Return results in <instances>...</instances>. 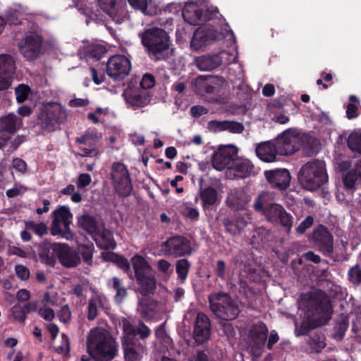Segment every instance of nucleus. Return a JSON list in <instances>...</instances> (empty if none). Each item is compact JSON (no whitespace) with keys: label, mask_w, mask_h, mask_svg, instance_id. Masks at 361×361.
<instances>
[{"label":"nucleus","mask_w":361,"mask_h":361,"mask_svg":"<svg viewBox=\"0 0 361 361\" xmlns=\"http://www.w3.org/2000/svg\"><path fill=\"white\" fill-rule=\"evenodd\" d=\"M122 325L123 334L133 340H137L140 343H145V341L152 334L150 328L140 319L135 325H133L127 319H123Z\"/></svg>","instance_id":"nucleus-14"},{"label":"nucleus","mask_w":361,"mask_h":361,"mask_svg":"<svg viewBox=\"0 0 361 361\" xmlns=\"http://www.w3.org/2000/svg\"><path fill=\"white\" fill-rule=\"evenodd\" d=\"M156 338L164 345H170L172 343V339L168 335L166 330V322L159 324L155 329Z\"/></svg>","instance_id":"nucleus-46"},{"label":"nucleus","mask_w":361,"mask_h":361,"mask_svg":"<svg viewBox=\"0 0 361 361\" xmlns=\"http://www.w3.org/2000/svg\"><path fill=\"white\" fill-rule=\"evenodd\" d=\"M226 120H225V121L212 120V121H209L207 128L210 132H212V133H219V132L226 131Z\"/></svg>","instance_id":"nucleus-55"},{"label":"nucleus","mask_w":361,"mask_h":361,"mask_svg":"<svg viewBox=\"0 0 361 361\" xmlns=\"http://www.w3.org/2000/svg\"><path fill=\"white\" fill-rule=\"evenodd\" d=\"M11 314L13 317L18 320L19 322H24L26 319L25 312L20 305H15L11 308Z\"/></svg>","instance_id":"nucleus-61"},{"label":"nucleus","mask_w":361,"mask_h":361,"mask_svg":"<svg viewBox=\"0 0 361 361\" xmlns=\"http://www.w3.org/2000/svg\"><path fill=\"white\" fill-rule=\"evenodd\" d=\"M121 345L125 361H139L146 350L145 343H140L137 340H133L123 334L121 338Z\"/></svg>","instance_id":"nucleus-18"},{"label":"nucleus","mask_w":361,"mask_h":361,"mask_svg":"<svg viewBox=\"0 0 361 361\" xmlns=\"http://www.w3.org/2000/svg\"><path fill=\"white\" fill-rule=\"evenodd\" d=\"M233 262L234 265L239 269L240 273L244 272L245 274H248L254 270L244 252L237 254Z\"/></svg>","instance_id":"nucleus-42"},{"label":"nucleus","mask_w":361,"mask_h":361,"mask_svg":"<svg viewBox=\"0 0 361 361\" xmlns=\"http://www.w3.org/2000/svg\"><path fill=\"white\" fill-rule=\"evenodd\" d=\"M222 224L226 232L232 236L240 235L247 225L245 219L242 216H236L232 219H224Z\"/></svg>","instance_id":"nucleus-34"},{"label":"nucleus","mask_w":361,"mask_h":361,"mask_svg":"<svg viewBox=\"0 0 361 361\" xmlns=\"http://www.w3.org/2000/svg\"><path fill=\"white\" fill-rule=\"evenodd\" d=\"M245 128L243 123L235 121L226 120V131L231 133L239 134L243 132Z\"/></svg>","instance_id":"nucleus-54"},{"label":"nucleus","mask_w":361,"mask_h":361,"mask_svg":"<svg viewBox=\"0 0 361 361\" xmlns=\"http://www.w3.org/2000/svg\"><path fill=\"white\" fill-rule=\"evenodd\" d=\"M106 53V49L101 44H96L90 47L89 50L90 57L98 61Z\"/></svg>","instance_id":"nucleus-51"},{"label":"nucleus","mask_w":361,"mask_h":361,"mask_svg":"<svg viewBox=\"0 0 361 361\" xmlns=\"http://www.w3.org/2000/svg\"><path fill=\"white\" fill-rule=\"evenodd\" d=\"M58 317L62 323L67 324L71 318V312L68 305H63L58 312Z\"/></svg>","instance_id":"nucleus-60"},{"label":"nucleus","mask_w":361,"mask_h":361,"mask_svg":"<svg viewBox=\"0 0 361 361\" xmlns=\"http://www.w3.org/2000/svg\"><path fill=\"white\" fill-rule=\"evenodd\" d=\"M298 179L301 186L307 190L319 189L329 179L325 162L319 159L308 161L300 169Z\"/></svg>","instance_id":"nucleus-5"},{"label":"nucleus","mask_w":361,"mask_h":361,"mask_svg":"<svg viewBox=\"0 0 361 361\" xmlns=\"http://www.w3.org/2000/svg\"><path fill=\"white\" fill-rule=\"evenodd\" d=\"M209 303L212 312L222 320H233L240 312L237 302L230 295L221 291L209 295Z\"/></svg>","instance_id":"nucleus-6"},{"label":"nucleus","mask_w":361,"mask_h":361,"mask_svg":"<svg viewBox=\"0 0 361 361\" xmlns=\"http://www.w3.org/2000/svg\"><path fill=\"white\" fill-rule=\"evenodd\" d=\"M161 247L165 255L173 258L185 257L192 253L190 240L183 235L170 237L162 243Z\"/></svg>","instance_id":"nucleus-8"},{"label":"nucleus","mask_w":361,"mask_h":361,"mask_svg":"<svg viewBox=\"0 0 361 361\" xmlns=\"http://www.w3.org/2000/svg\"><path fill=\"white\" fill-rule=\"evenodd\" d=\"M257 157L264 162H273L279 154L271 141L259 144L255 149Z\"/></svg>","instance_id":"nucleus-33"},{"label":"nucleus","mask_w":361,"mask_h":361,"mask_svg":"<svg viewBox=\"0 0 361 361\" xmlns=\"http://www.w3.org/2000/svg\"><path fill=\"white\" fill-rule=\"evenodd\" d=\"M30 88L27 85L20 84L15 89V94L18 103H23L28 97Z\"/></svg>","instance_id":"nucleus-50"},{"label":"nucleus","mask_w":361,"mask_h":361,"mask_svg":"<svg viewBox=\"0 0 361 361\" xmlns=\"http://www.w3.org/2000/svg\"><path fill=\"white\" fill-rule=\"evenodd\" d=\"M182 16L185 22L191 25H200L201 8L195 0H188L182 8Z\"/></svg>","instance_id":"nucleus-28"},{"label":"nucleus","mask_w":361,"mask_h":361,"mask_svg":"<svg viewBox=\"0 0 361 361\" xmlns=\"http://www.w3.org/2000/svg\"><path fill=\"white\" fill-rule=\"evenodd\" d=\"M313 224L314 217L309 215L295 228V232L298 235H302L313 225Z\"/></svg>","instance_id":"nucleus-53"},{"label":"nucleus","mask_w":361,"mask_h":361,"mask_svg":"<svg viewBox=\"0 0 361 361\" xmlns=\"http://www.w3.org/2000/svg\"><path fill=\"white\" fill-rule=\"evenodd\" d=\"M268 332L269 330L267 325L262 322L252 326L250 331V335L257 348H260L264 345Z\"/></svg>","instance_id":"nucleus-36"},{"label":"nucleus","mask_w":361,"mask_h":361,"mask_svg":"<svg viewBox=\"0 0 361 361\" xmlns=\"http://www.w3.org/2000/svg\"><path fill=\"white\" fill-rule=\"evenodd\" d=\"M191 263L186 258L178 259L176 262V272L181 282H184L188 276Z\"/></svg>","instance_id":"nucleus-43"},{"label":"nucleus","mask_w":361,"mask_h":361,"mask_svg":"<svg viewBox=\"0 0 361 361\" xmlns=\"http://www.w3.org/2000/svg\"><path fill=\"white\" fill-rule=\"evenodd\" d=\"M214 273L215 275L221 280H226L227 275V269L226 264L224 260H217L214 268Z\"/></svg>","instance_id":"nucleus-52"},{"label":"nucleus","mask_w":361,"mask_h":361,"mask_svg":"<svg viewBox=\"0 0 361 361\" xmlns=\"http://www.w3.org/2000/svg\"><path fill=\"white\" fill-rule=\"evenodd\" d=\"M200 198L202 202V207L204 210L212 209V207L218 204L221 201L217 190L212 186L200 187Z\"/></svg>","instance_id":"nucleus-31"},{"label":"nucleus","mask_w":361,"mask_h":361,"mask_svg":"<svg viewBox=\"0 0 361 361\" xmlns=\"http://www.w3.org/2000/svg\"><path fill=\"white\" fill-rule=\"evenodd\" d=\"M312 238L325 255L330 256L334 251V239L328 228L319 224L312 233Z\"/></svg>","instance_id":"nucleus-17"},{"label":"nucleus","mask_w":361,"mask_h":361,"mask_svg":"<svg viewBox=\"0 0 361 361\" xmlns=\"http://www.w3.org/2000/svg\"><path fill=\"white\" fill-rule=\"evenodd\" d=\"M38 314L46 321L51 322L55 317L54 310L51 307H40Z\"/></svg>","instance_id":"nucleus-62"},{"label":"nucleus","mask_w":361,"mask_h":361,"mask_svg":"<svg viewBox=\"0 0 361 361\" xmlns=\"http://www.w3.org/2000/svg\"><path fill=\"white\" fill-rule=\"evenodd\" d=\"M211 322L203 312H198L195 319L193 338L198 345L204 344L210 338Z\"/></svg>","instance_id":"nucleus-15"},{"label":"nucleus","mask_w":361,"mask_h":361,"mask_svg":"<svg viewBox=\"0 0 361 361\" xmlns=\"http://www.w3.org/2000/svg\"><path fill=\"white\" fill-rule=\"evenodd\" d=\"M138 286V291L142 296L153 295L157 288L154 276L148 272L135 277Z\"/></svg>","instance_id":"nucleus-29"},{"label":"nucleus","mask_w":361,"mask_h":361,"mask_svg":"<svg viewBox=\"0 0 361 361\" xmlns=\"http://www.w3.org/2000/svg\"><path fill=\"white\" fill-rule=\"evenodd\" d=\"M348 281L355 286L361 283V268L359 265L350 267L348 271Z\"/></svg>","instance_id":"nucleus-49"},{"label":"nucleus","mask_w":361,"mask_h":361,"mask_svg":"<svg viewBox=\"0 0 361 361\" xmlns=\"http://www.w3.org/2000/svg\"><path fill=\"white\" fill-rule=\"evenodd\" d=\"M77 143L87 145V147H80V155L81 157H96L98 155V150L97 148V140L94 137L93 134L86 132L80 137H77L75 139Z\"/></svg>","instance_id":"nucleus-27"},{"label":"nucleus","mask_w":361,"mask_h":361,"mask_svg":"<svg viewBox=\"0 0 361 361\" xmlns=\"http://www.w3.org/2000/svg\"><path fill=\"white\" fill-rule=\"evenodd\" d=\"M130 71V61L123 55L111 56L106 62V73L114 81L123 80Z\"/></svg>","instance_id":"nucleus-11"},{"label":"nucleus","mask_w":361,"mask_h":361,"mask_svg":"<svg viewBox=\"0 0 361 361\" xmlns=\"http://www.w3.org/2000/svg\"><path fill=\"white\" fill-rule=\"evenodd\" d=\"M92 182L91 176L88 173H81L79 175L77 180V187L82 189L88 186Z\"/></svg>","instance_id":"nucleus-63"},{"label":"nucleus","mask_w":361,"mask_h":361,"mask_svg":"<svg viewBox=\"0 0 361 361\" xmlns=\"http://www.w3.org/2000/svg\"><path fill=\"white\" fill-rule=\"evenodd\" d=\"M87 353L94 361H112L117 355L118 345L106 331L94 328L86 340Z\"/></svg>","instance_id":"nucleus-2"},{"label":"nucleus","mask_w":361,"mask_h":361,"mask_svg":"<svg viewBox=\"0 0 361 361\" xmlns=\"http://www.w3.org/2000/svg\"><path fill=\"white\" fill-rule=\"evenodd\" d=\"M360 178L353 169L348 171L343 177L344 187L348 190L354 189L355 182Z\"/></svg>","instance_id":"nucleus-48"},{"label":"nucleus","mask_w":361,"mask_h":361,"mask_svg":"<svg viewBox=\"0 0 361 361\" xmlns=\"http://www.w3.org/2000/svg\"><path fill=\"white\" fill-rule=\"evenodd\" d=\"M272 142L279 155H291L301 147L300 136L292 128L283 131Z\"/></svg>","instance_id":"nucleus-10"},{"label":"nucleus","mask_w":361,"mask_h":361,"mask_svg":"<svg viewBox=\"0 0 361 361\" xmlns=\"http://www.w3.org/2000/svg\"><path fill=\"white\" fill-rule=\"evenodd\" d=\"M58 243H50L45 240L40 243L37 248V253L40 262L46 265L54 267L56 264V252Z\"/></svg>","instance_id":"nucleus-24"},{"label":"nucleus","mask_w":361,"mask_h":361,"mask_svg":"<svg viewBox=\"0 0 361 361\" xmlns=\"http://www.w3.org/2000/svg\"><path fill=\"white\" fill-rule=\"evenodd\" d=\"M264 176L269 187L272 189L283 192L290 186L291 176L288 169L266 170L264 172Z\"/></svg>","instance_id":"nucleus-13"},{"label":"nucleus","mask_w":361,"mask_h":361,"mask_svg":"<svg viewBox=\"0 0 361 361\" xmlns=\"http://www.w3.org/2000/svg\"><path fill=\"white\" fill-rule=\"evenodd\" d=\"M253 164L246 159H237L234 160L226 171L228 176H233L236 178H246L256 175Z\"/></svg>","instance_id":"nucleus-20"},{"label":"nucleus","mask_w":361,"mask_h":361,"mask_svg":"<svg viewBox=\"0 0 361 361\" xmlns=\"http://www.w3.org/2000/svg\"><path fill=\"white\" fill-rule=\"evenodd\" d=\"M123 95L127 103L134 108H140L147 106L150 102L149 94L140 88H131L128 87Z\"/></svg>","instance_id":"nucleus-23"},{"label":"nucleus","mask_w":361,"mask_h":361,"mask_svg":"<svg viewBox=\"0 0 361 361\" xmlns=\"http://www.w3.org/2000/svg\"><path fill=\"white\" fill-rule=\"evenodd\" d=\"M94 235H97L100 238L99 240H96V243L99 248L104 250H114L116 248V243L114 239L113 233L110 230L106 228L104 224Z\"/></svg>","instance_id":"nucleus-37"},{"label":"nucleus","mask_w":361,"mask_h":361,"mask_svg":"<svg viewBox=\"0 0 361 361\" xmlns=\"http://www.w3.org/2000/svg\"><path fill=\"white\" fill-rule=\"evenodd\" d=\"M194 63L201 71H212L222 63V58L219 54H206L196 57Z\"/></svg>","instance_id":"nucleus-26"},{"label":"nucleus","mask_w":361,"mask_h":361,"mask_svg":"<svg viewBox=\"0 0 361 361\" xmlns=\"http://www.w3.org/2000/svg\"><path fill=\"white\" fill-rule=\"evenodd\" d=\"M234 153L233 148L228 147L220 148L213 156L214 168L218 171L224 170L233 159Z\"/></svg>","instance_id":"nucleus-30"},{"label":"nucleus","mask_w":361,"mask_h":361,"mask_svg":"<svg viewBox=\"0 0 361 361\" xmlns=\"http://www.w3.org/2000/svg\"><path fill=\"white\" fill-rule=\"evenodd\" d=\"M25 227L27 230H30L39 237H42L47 233V226L44 222L35 223L34 221H28L25 222Z\"/></svg>","instance_id":"nucleus-44"},{"label":"nucleus","mask_w":361,"mask_h":361,"mask_svg":"<svg viewBox=\"0 0 361 361\" xmlns=\"http://www.w3.org/2000/svg\"><path fill=\"white\" fill-rule=\"evenodd\" d=\"M66 109L58 102L43 104L37 114L36 126L42 132L53 133L61 130V126L67 121Z\"/></svg>","instance_id":"nucleus-4"},{"label":"nucleus","mask_w":361,"mask_h":361,"mask_svg":"<svg viewBox=\"0 0 361 361\" xmlns=\"http://www.w3.org/2000/svg\"><path fill=\"white\" fill-rule=\"evenodd\" d=\"M216 39V32L209 27H200L193 33L190 41V47L197 51L207 44L215 41Z\"/></svg>","instance_id":"nucleus-21"},{"label":"nucleus","mask_w":361,"mask_h":361,"mask_svg":"<svg viewBox=\"0 0 361 361\" xmlns=\"http://www.w3.org/2000/svg\"><path fill=\"white\" fill-rule=\"evenodd\" d=\"M155 85V79L152 74L146 73L143 75L141 81L140 82V90L146 91L148 89L153 87Z\"/></svg>","instance_id":"nucleus-57"},{"label":"nucleus","mask_w":361,"mask_h":361,"mask_svg":"<svg viewBox=\"0 0 361 361\" xmlns=\"http://www.w3.org/2000/svg\"><path fill=\"white\" fill-rule=\"evenodd\" d=\"M267 195L262 193L257 196L253 205L254 209L261 212L270 222L274 223L283 207L277 203H269L267 201Z\"/></svg>","instance_id":"nucleus-16"},{"label":"nucleus","mask_w":361,"mask_h":361,"mask_svg":"<svg viewBox=\"0 0 361 361\" xmlns=\"http://www.w3.org/2000/svg\"><path fill=\"white\" fill-rule=\"evenodd\" d=\"M294 218L283 207L273 224H279L287 234L291 233Z\"/></svg>","instance_id":"nucleus-40"},{"label":"nucleus","mask_w":361,"mask_h":361,"mask_svg":"<svg viewBox=\"0 0 361 361\" xmlns=\"http://www.w3.org/2000/svg\"><path fill=\"white\" fill-rule=\"evenodd\" d=\"M100 8L107 14H111L114 11L116 0H97Z\"/></svg>","instance_id":"nucleus-59"},{"label":"nucleus","mask_w":361,"mask_h":361,"mask_svg":"<svg viewBox=\"0 0 361 361\" xmlns=\"http://www.w3.org/2000/svg\"><path fill=\"white\" fill-rule=\"evenodd\" d=\"M108 285L116 292L114 297L115 302L122 303L128 295V290L121 279L117 276H114L109 280Z\"/></svg>","instance_id":"nucleus-38"},{"label":"nucleus","mask_w":361,"mask_h":361,"mask_svg":"<svg viewBox=\"0 0 361 361\" xmlns=\"http://www.w3.org/2000/svg\"><path fill=\"white\" fill-rule=\"evenodd\" d=\"M250 197L242 188H237L232 190L228 197V204L237 209H243L250 201Z\"/></svg>","instance_id":"nucleus-35"},{"label":"nucleus","mask_w":361,"mask_h":361,"mask_svg":"<svg viewBox=\"0 0 361 361\" xmlns=\"http://www.w3.org/2000/svg\"><path fill=\"white\" fill-rule=\"evenodd\" d=\"M132 264L135 277L151 272V267L147 260L142 256L135 255L132 258Z\"/></svg>","instance_id":"nucleus-41"},{"label":"nucleus","mask_w":361,"mask_h":361,"mask_svg":"<svg viewBox=\"0 0 361 361\" xmlns=\"http://www.w3.org/2000/svg\"><path fill=\"white\" fill-rule=\"evenodd\" d=\"M111 175L117 194L122 197L130 196L133 186L126 166L121 162L114 163Z\"/></svg>","instance_id":"nucleus-9"},{"label":"nucleus","mask_w":361,"mask_h":361,"mask_svg":"<svg viewBox=\"0 0 361 361\" xmlns=\"http://www.w3.org/2000/svg\"><path fill=\"white\" fill-rule=\"evenodd\" d=\"M78 250L84 262L90 264L92 259L93 245H82L79 246Z\"/></svg>","instance_id":"nucleus-56"},{"label":"nucleus","mask_w":361,"mask_h":361,"mask_svg":"<svg viewBox=\"0 0 361 361\" xmlns=\"http://www.w3.org/2000/svg\"><path fill=\"white\" fill-rule=\"evenodd\" d=\"M16 276L21 280L25 281L30 276V270L24 265L18 264L15 267Z\"/></svg>","instance_id":"nucleus-64"},{"label":"nucleus","mask_w":361,"mask_h":361,"mask_svg":"<svg viewBox=\"0 0 361 361\" xmlns=\"http://www.w3.org/2000/svg\"><path fill=\"white\" fill-rule=\"evenodd\" d=\"M15 71L13 58L7 54L0 55V90H6L11 85Z\"/></svg>","instance_id":"nucleus-19"},{"label":"nucleus","mask_w":361,"mask_h":361,"mask_svg":"<svg viewBox=\"0 0 361 361\" xmlns=\"http://www.w3.org/2000/svg\"><path fill=\"white\" fill-rule=\"evenodd\" d=\"M78 226L90 235H95L104 224L103 221L95 216L83 214L77 216Z\"/></svg>","instance_id":"nucleus-25"},{"label":"nucleus","mask_w":361,"mask_h":361,"mask_svg":"<svg viewBox=\"0 0 361 361\" xmlns=\"http://www.w3.org/2000/svg\"><path fill=\"white\" fill-rule=\"evenodd\" d=\"M348 147L354 152L361 154V134L352 133L347 140Z\"/></svg>","instance_id":"nucleus-45"},{"label":"nucleus","mask_w":361,"mask_h":361,"mask_svg":"<svg viewBox=\"0 0 361 361\" xmlns=\"http://www.w3.org/2000/svg\"><path fill=\"white\" fill-rule=\"evenodd\" d=\"M43 39L35 32H30L27 35L19 44L20 54L27 60L36 59L42 47Z\"/></svg>","instance_id":"nucleus-12"},{"label":"nucleus","mask_w":361,"mask_h":361,"mask_svg":"<svg viewBox=\"0 0 361 361\" xmlns=\"http://www.w3.org/2000/svg\"><path fill=\"white\" fill-rule=\"evenodd\" d=\"M22 125V120L15 114L10 113L0 118V133H15Z\"/></svg>","instance_id":"nucleus-32"},{"label":"nucleus","mask_w":361,"mask_h":361,"mask_svg":"<svg viewBox=\"0 0 361 361\" xmlns=\"http://www.w3.org/2000/svg\"><path fill=\"white\" fill-rule=\"evenodd\" d=\"M305 308L310 324L302 325L298 335L306 336L310 332L311 324L313 328L324 325L331 319L333 308L327 294L322 290L317 289L304 296Z\"/></svg>","instance_id":"nucleus-1"},{"label":"nucleus","mask_w":361,"mask_h":361,"mask_svg":"<svg viewBox=\"0 0 361 361\" xmlns=\"http://www.w3.org/2000/svg\"><path fill=\"white\" fill-rule=\"evenodd\" d=\"M56 259L66 267H74L80 263V257L75 250L67 244L59 243L57 246Z\"/></svg>","instance_id":"nucleus-22"},{"label":"nucleus","mask_w":361,"mask_h":361,"mask_svg":"<svg viewBox=\"0 0 361 361\" xmlns=\"http://www.w3.org/2000/svg\"><path fill=\"white\" fill-rule=\"evenodd\" d=\"M350 103L347 105L346 117L348 119H353L358 116V104L359 99L355 95L349 97Z\"/></svg>","instance_id":"nucleus-47"},{"label":"nucleus","mask_w":361,"mask_h":361,"mask_svg":"<svg viewBox=\"0 0 361 361\" xmlns=\"http://www.w3.org/2000/svg\"><path fill=\"white\" fill-rule=\"evenodd\" d=\"M76 6L78 7L79 11H80L82 14L87 16V24H89L90 20H95L97 19V14L93 11L92 8H90L86 5H79L78 3L76 4Z\"/></svg>","instance_id":"nucleus-58"},{"label":"nucleus","mask_w":361,"mask_h":361,"mask_svg":"<svg viewBox=\"0 0 361 361\" xmlns=\"http://www.w3.org/2000/svg\"><path fill=\"white\" fill-rule=\"evenodd\" d=\"M326 338L322 332H314L309 336L307 339V344L312 352L321 353L326 347Z\"/></svg>","instance_id":"nucleus-39"},{"label":"nucleus","mask_w":361,"mask_h":361,"mask_svg":"<svg viewBox=\"0 0 361 361\" xmlns=\"http://www.w3.org/2000/svg\"><path fill=\"white\" fill-rule=\"evenodd\" d=\"M143 46L147 51L149 59L154 61H164L172 54L170 49V37L161 28L146 29L140 35Z\"/></svg>","instance_id":"nucleus-3"},{"label":"nucleus","mask_w":361,"mask_h":361,"mask_svg":"<svg viewBox=\"0 0 361 361\" xmlns=\"http://www.w3.org/2000/svg\"><path fill=\"white\" fill-rule=\"evenodd\" d=\"M54 219L51 226V234L66 240H72L74 233L71 229L73 214L66 206H59L52 212Z\"/></svg>","instance_id":"nucleus-7"}]
</instances>
